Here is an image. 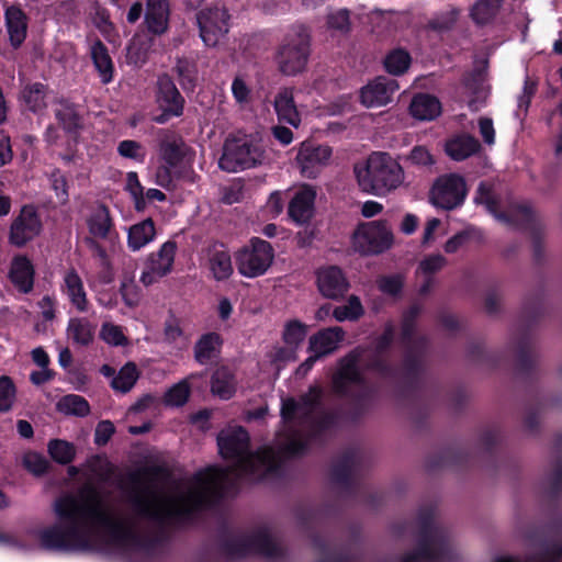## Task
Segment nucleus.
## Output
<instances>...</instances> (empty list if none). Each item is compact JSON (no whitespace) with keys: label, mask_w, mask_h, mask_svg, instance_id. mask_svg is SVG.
<instances>
[{"label":"nucleus","mask_w":562,"mask_h":562,"mask_svg":"<svg viewBox=\"0 0 562 562\" xmlns=\"http://www.w3.org/2000/svg\"><path fill=\"white\" fill-rule=\"evenodd\" d=\"M92 23L102 33L108 34L114 29L110 11L98 1L92 4Z\"/></svg>","instance_id":"0e129e2a"},{"label":"nucleus","mask_w":562,"mask_h":562,"mask_svg":"<svg viewBox=\"0 0 562 562\" xmlns=\"http://www.w3.org/2000/svg\"><path fill=\"white\" fill-rule=\"evenodd\" d=\"M324 391L319 385H311L308 391L300 396V405L306 408L303 417L310 419L313 412L323 405Z\"/></svg>","instance_id":"603ef678"},{"label":"nucleus","mask_w":562,"mask_h":562,"mask_svg":"<svg viewBox=\"0 0 562 562\" xmlns=\"http://www.w3.org/2000/svg\"><path fill=\"white\" fill-rule=\"evenodd\" d=\"M435 510L422 507L417 514L419 526L416 547L402 554L398 562H439L448 552V539L443 530L434 524Z\"/></svg>","instance_id":"6e6552de"},{"label":"nucleus","mask_w":562,"mask_h":562,"mask_svg":"<svg viewBox=\"0 0 562 562\" xmlns=\"http://www.w3.org/2000/svg\"><path fill=\"white\" fill-rule=\"evenodd\" d=\"M177 248V243L169 239L157 251L151 252L145 262L139 281H153L154 278H164L171 272Z\"/></svg>","instance_id":"6ab92c4d"},{"label":"nucleus","mask_w":562,"mask_h":562,"mask_svg":"<svg viewBox=\"0 0 562 562\" xmlns=\"http://www.w3.org/2000/svg\"><path fill=\"white\" fill-rule=\"evenodd\" d=\"M476 204H483L486 211L496 220L529 234L532 244V255L536 263L544 259V229L535 211L528 204H514L507 211L499 210V199L491 183L480 182L474 198Z\"/></svg>","instance_id":"7ed1b4c3"},{"label":"nucleus","mask_w":562,"mask_h":562,"mask_svg":"<svg viewBox=\"0 0 562 562\" xmlns=\"http://www.w3.org/2000/svg\"><path fill=\"white\" fill-rule=\"evenodd\" d=\"M397 89L396 80L380 76L361 89L360 99L368 108L385 105Z\"/></svg>","instance_id":"4be33fe9"},{"label":"nucleus","mask_w":562,"mask_h":562,"mask_svg":"<svg viewBox=\"0 0 562 562\" xmlns=\"http://www.w3.org/2000/svg\"><path fill=\"white\" fill-rule=\"evenodd\" d=\"M420 313L422 307L418 304H413L403 312L401 319L400 339L405 349L402 360L404 378L402 392L407 397H414L422 391L427 338L415 335Z\"/></svg>","instance_id":"20e7f679"},{"label":"nucleus","mask_w":562,"mask_h":562,"mask_svg":"<svg viewBox=\"0 0 562 562\" xmlns=\"http://www.w3.org/2000/svg\"><path fill=\"white\" fill-rule=\"evenodd\" d=\"M477 236V231L469 226L453 236H451L445 244L443 248L447 254H454L457 252L461 247L465 246L469 241L474 239Z\"/></svg>","instance_id":"e2e57ef3"},{"label":"nucleus","mask_w":562,"mask_h":562,"mask_svg":"<svg viewBox=\"0 0 562 562\" xmlns=\"http://www.w3.org/2000/svg\"><path fill=\"white\" fill-rule=\"evenodd\" d=\"M42 228L37 209L33 204H25L10 225L9 241L13 246L23 247L38 236Z\"/></svg>","instance_id":"f3484780"},{"label":"nucleus","mask_w":562,"mask_h":562,"mask_svg":"<svg viewBox=\"0 0 562 562\" xmlns=\"http://www.w3.org/2000/svg\"><path fill=\"white\" fill-rule=\"evenodd\" d=\"M4 24L11 47L19 49L27 36L29 18L26 13L19 5L12 4L4 11Z\"/></svg>","instance_id":"b1692460"},{"label":"nucleus","mask_w":562,"mask_h":562,"mask_svg":"<svg viewBox=\"0 0 562 562\" xmlns=\"http://www.w3.org/2000/svg\"><path fill=\"white\" fill-rule=\"evenodd\" d=\"M326 23L328 29L347 34L351 30L350 11L344 8L331 12L327 15Z\"/></svg>","instance_id":"69168bd1"},{"label":"nucleus","mask_w":562,"mask_h":562,"mask_svg":"<svg viewBox=\"0 0 562 562\" xmlns=\"http://www.w3.org/2000/svg\"><path fill=\"white\" fill-rule=\"evenodd\" d=\"M364 314L363 306L357 295H351L346 305L336 306L333 316L338 322L358 321Z\"/></svg>","instance_id":"8fccbe9b"},{"label":"nucleus","mask_w":562,"mask_h":562,"mask_svg":"<svg viewBox=\"0 0 562 562\" xmlns=\"http://www.w3.org/2000/svg\"><path fill=\"white\" fill-rule=\"evenodd\" d=\"M273 105L280 122L288 123L294 127L300 125L301 115L296 109L291 90L284 89L280 91L274 98Z\"/></svg>","instance_id":"473e14b6"},{"label":"nucleus","mask_w":562,"mask_h":562,"mask_svg":"<svg viewBox=\"0 0 562 562\" xmlns=\"http://www.w3.org/2000/svg\"><path fill=\"white\" fill-rule=\"evenodd\" d=\"M273 257L271 244L259 237H252L235 256L237 269L246 278L262 276L271 266Z\"/></svg>","instance_id":"ddd939ff"},{"label":"nucleus","mask_w":562,"mask_h":562,"mask_svg":"<svg viewBox=\"0 0 562 562\" xmlns=\"http://www.w3.org/2000/svg\"><path fill=\"white\" fill-rule=\"evenodd\" d=\"M467 193L464 178L458 173H448L437 178L430 191V199L435 206L450 211L463 204Z\"/></svg>","instance_id":"2eb2a0df"},{"label":"nucleus","mask_w":562,"mask_h":562,"mask_svg":"<svg viewBox=\"0 0 562 562\" xmlns=\"http://www.w3.org/2000/svg\"><path fill=\"white\" fill-rule=\"evenodd\" d=\"M57 104L59 106L55 110V117L58 124L67 134H77L82 127V116L78 105L64 98L57 100Z\"/></svg>","instance_id":"c756f323"},{"label":"nucleus","mask_w":562,"mask_h":562,"mask_svg":"<svg viewBox=\"0 0 562 562\" xmlns=\"http://www.w3.org/2000/svg\"><path fill=\"white\" fill-rule=\"evenodd\" d=\"M357 464V453L348 449L333 463L330 468V480L346 491L355 487L353 472Z\"/></svg>","instance_id":"393cba45"},{"label":"nucleus","mask_w":562,"mask_h":562,"mask_svg":"<svg viewBox=\"0 0 562 562\" xmlns=\"http://www.w3.org/2000/svg\"><path fill=\"white\" fill-rule=\"evenodd\" d=\"M156 228L154 221L148 217L128 229L127 245L133 251H137L154 240Z\"/></svg>","instance_id":"f704fd0d"},{"label":"nucleus","mask_w":562,"mask_h":562,"mask_svg":"<svg viewBox=\"0 0 562 562\" xmlns=\"http://www.w3.org/2000/svg\"><path fill=\"white\" fill-rule=\"evenodd\" d=\"M23 467L34 476L41 477L48 473L49 461L38 452H29L23 457Z\"/></svg>","instance_id":"6e6d98bb"},{"label":"nucleus","mask_w":562,"mask_h":562,"mask_svg":"<svg viewBox=\"0 0 562 562\" xmlns=\"http://www.w3.org/2000/svg\"><path fill=\"white\" fill-rule=\"evenodd\" d=\"M547 297L542 289H538L524 300L519 330L513 344L515 348V370L522 378L531 379L536 373L538 355L535 349L531 329L547 314Z\"/></svg>","instance_id":"39448f33"},{"label":"nucleus","mask_w":562,"mask_h":562,"mask_svg":"<svg viewBox=\"0 0 562 562\" xmlns=\"http://www.w3.org/2000/svg\"><path fill=\"white\" fill-rule=\"evenodd\" d=\"M112 225L110 210L104 204H101L88 220L90 234L98 238H106Z\"/></svg>","instance_id":"ea45409f"},{"label":"nucleus","mask_w":562,"mask_h":562,"mask_svg":"<svg viewBox=\"0 0 562 562\" xmlns=\"http://www.w3.org/2000/svg\"><path fill=\"white\" fill-rule=\"evenodd\" d=\"M505 0H476L470 9L472 21L484 26L492 23L497 16Z\"/></svg>","instance_id":"4c0bfd02"},{"label":"nucleus","mask_w":562,"mask_h":562,"mask_svg":"<svg viewBox=\"0 0 562 562\" xmlns=\"http://www.w3.org/2000/svg\"><path fill=\"white\" fill-rule=\"evenodd\" d=\"M265 150L261 145L249 136L227 137L223 145V154L218 166L227 172L254 168L262 162Z\"/></svg>","instance_id":"9d476101"},{"label":"nucleus","mask_w":562,"mask_h":562,"mask_svg":"<svg viewBox=\"0 0 562 562\" xmlns=\"http://www.w3.org/2000/svg\"><path fill=\"white\" fill-rule=\"evenodd\" d=\"M499 439L501 432L495 427L485 429L480 436V445L482 446L486 457L492 461H495Z\"/></svg>","instance_id":"338daca9"},{"label":"nucleus","mask_w":562,"mask_h":562,"mask_svg":"<svg viewBox=\"0 0 562 562\" xmlns=\"http://www.w3.org/2000/svg\"><path fill=\"white\" fill-rule=\"evenodd\" d=\"M228 11L222 7H210L196 13L200 36L206 46L214 47L229 31Z\"/></svg>","instance_id":"dca6fc26"},{"label":"nucleus","mask_w":562,"mask_h":562,"mask_svg":"<svg viewBox=\"0 0 562 562\" xmlns=\"http://www.w3.org/2000/svg\"><path fill=\"white\" fill-rule=\"evenodd\" d=\"M209 265L216 281L228 279L233 273L232 258L227 251H214L210 257Z\"/></svg>","instance_id":"de8ad7c7"},{"label":"nucleus","mask_w":562,"mask_h":562,"mask_svg":"<svg viewBox=\"0 0 562 562\" xmlns=\"http://www.w3.org/2000/svg\"><path fill=\"white\" fill-rule=\"evenodd\" d=\"M60 404L67 414L85 417L90 413L88 401L77 394H69L63 397Z\"/></svg>","instance_id":"13d9d810"},{"label":"nucleus","mask_w":562,"mask_h":562,"mask_svg":"<svg viewBox=\"0 0 562 562\" xmlns=\"http://www.w3.org/2000/svg\"><path fill=\"white\" fill-rule=\"evenodd\" d=\"M315 200V189L310 184H303L289 202V217L300 225L308 223L314 216Z\"/></svg>","instance_id":"412c9836"},{"label":"nucleus","mask_w":562,"mask_h":562,"mask_svg":"<svg viewBox=\"0 0 562 562\" xmlns=\"http://www.w3.org/2000/svg\"><path fill=\"white\" fill-rule=\"evenodd\" d=\"M86 243L92 252V257L101 268L102 280L112 281V266L105 248L95 239L88 237Z\"/></svg>","instance_id":"09e8293b"},{"label":"nucleus","mask_w":562,"mask_h":562,"mask_svg":"<svg viewBox=\"0 0 562 562\" xmlns=\"http://www.w3.org/2000/svg\"><path fill=\"white\" fill-rule=\"evenodd\" d=\"M310 449V441L305 439L301 431L291 429L286 441L280 447V452L285 459H293L304 456Z\"/></svg>","instance_id":"79ce46f5"},{"label":"nucleus","mask_w":562,"mask_h":562,"mask_svg":"<svg viewBox=\"0 0 562 562\" xmlns=\"http://www.w3.org/2000/svg\"><path fill=\"white\" fill-rule=\"evenodd\" d=\"M344 336L345 331L341 327L322 329L310 338L308 349L319 357L326 356L337 348Z\"/></svg>","instance_id":"cd10ccee"},{"label":"nucleus","mask_w":562,"mask_h":562,"mask_svg":"<svg viewBox=\"0 0 562 562\" xmlns=\"http://www.w3.org/2000/svg\"><path fill=\"white\" fill-rule=\"evenodd\" d=\"M155 102L159 114L153 117L157 124H166L184 112L186 100L168 74L158 76L155 90Z\"/></svg>","instance_id":"4468645a"},{"label":"nucleus","mask_w":562,"mask_h":562,"mask_svg":"<svg viewBox=\"0 0 562 562\" xmlns=\"http://www.w3.org/2000/svg\"><path fill=\"white\" fill-rule=\"evenodd\" d=\"M472 463V457L462 449L448 448L439 456L432 458L428 462L429 469L456 467L468 468Z\"/></svg>","instance_id":"e433bc0d"},{"label":"nucleus","mask_w":562,"mask_h":562,"mask_svg":"<svg viewBox=\"0 0 562 562\" xmlns=\"http://www.w3.org/2000/svg\"><path fill=\"white\" fill-rule=\"evenodd\" d=\"M139 378L137 366L130 361L125 363L111 382L112 389L121 393H127L132 390Z\"/></svg>","instance_id":"a18cd8bd"},{"label":"nucleus","mask_w":562,"mask_h":562,"mask_svg":"<svg viewBox=\"0 0 562 562\" xmlns=\"http://www.w3.org/2000/svg\"><path fill=\"white\" fill-rule=\"evenodd\" d=\"M170 475L169 470L164 465H149L138 471L131 472L127 475L128 482L134 486L138 487L144 481L156 482L166 480Z\"/></svg>","instance_id":"c03bdc74"},{"label":"nucleus","mask_w":562,"mask_h":562,"mask_svg":"<svg viewBox=\"0 0 562 562\" xmlns=\"http://www.w3.org/2000/svg\"><path fill=\"white\" fill-rule=\"evenodd\" d=\"M394 235L386 220L371 221L358 225L352 235L355 248L363 255H379L389 250Z\"/></svg>","instance_id":"f8f14e48"},{"label":"nucleus","mask_w":562,"mask_h":562,"mask_svg":"<svg viewBox=\"0 0 562 562\" xmlns=\"http://www.w3.org/2000/svg\"><path fill=\"white\" fill-rule=\"evenodd\" d=\"M221 552L228 559H243L251 554L249 536L224 538L220 541Z\"/></svg>","instance_id":"37998d69"},{"label":"nucleus","mask_w":562,"mask_h":562,"mask_svg":"<svg viewBox=\"0 0 562 562\" xmlns=\"http://www.w3.org/2000/svg\"><path fill=\"white\" fill-rule=\"evenodd\" d=\"M312 36L310 29L303 24L293 25L277 49L276 60L284 76L303 72L311 55Z\"/></svg>","instance_id":"1a4fd4ad"},{"label":"nucleus","mask_w":562,"mask_h":562,"mask_svg":"<svg viewBox=\"0 0 562 562\" xmlns=\"http://www.w3.org/2000/svg\"><path fill=\"white\" fill-rule=\"evenodd\" d=\"M353 172L362 191L385 195L404 181V170L389 153L373 151L367 160L356 164Z\"/></svg>","instance_id":"423d86ee"},{"label":"nucleus","mask_w":562,"mask_h":562,"mask_svg":"<svg viewBox=\"0 0 562 562\" xmlns=\"http://www.w3.org/2000/svg\"><path fill=\"white\" fill-rule=\"evenodd\" d=\"M91 59L103 85H109L114 79V64L105 44L97 38L91 45Z\"/></svg>","instance_id":"7c9ffc66"},{"label":"nucleus","mask_w":562,"mask_h":562,"mask_svg":"<svg viewBox=\"0 0 562 562\" xmlns=\"http://www.w3.org/2000/svg\"><path fill=\"white\" fill-rule=\"evenodd\" d=\"M446 154L456 161H462L481 150L477 138L471 134H460L447 140Z\"/></svg>","instance_id":"bb28decb"},{"label":"nucleus","mask_w":562,"mask_h":562,"mask_svg":"<svg viewBox=\"0 0 562 562\" xmlns=\"http://www.w3.org/2000/svg\"><path fill=\"white\" fill-rule=\"evenodd\" d=\"M117 153L120 156L133 159L137 162L145 160V150L140 143L133 139H124L117 145Z\"/></svg>","instance_id":"774afa93"},{"label":"nucleus","mask_w":562,"mask_h":562,"mask_svg":"<svg viewBox=\"0 0 562 562\" xmlns=\"http://www.w3.org/2000/svg\"><path fill=\"white\" fill-rule=\"evenodd\" d=\"M249 539L251 554H259L272 559L281 558L283 555V551L280 546L265 529L250 535Z\"/></svg>","instance_id":"c9c22d12"},{"label":"nucleus","mask_w":562,"mask_h":562,"mask_svg":"<svg viewBox=\"0 0 562 562\" xmlns=\"http://www.w3.org/2000/svg\"><path fill=\"white\" fill-rule=\"evenodd\" d=\"M34 267L25 256L13 258L9 277L10 281H34Z\"/></svg>","instance_id":"3c124183"},{"label":"nucleus","mask_w":562,"mask_h":562,"mask_svg":"<svg viewBox=\"0 0 562 562\" xmlns=\"http://www.w3.org/2000/svg\"><path fill=\"white\" fill-rule=\"evenodd\" d=\"M409 112L417 120L431 121L441 113V104L435 95L419 93L412 99Z\"/></svg>","instance_id":"2f4dec72"},{"label":"nucleus","mask_w":562,"mask_h":562,"mask_svg":"<svg viewBox=\"0 0 562 562\" xmlns=\"http://www.w3.org/2000/svg\"><path fill=\"white\" fill-rule=\"evenodd\" d=\"M331 157V148L327 145H318L313 142H303L296 155V161L302 173L307 178H315L317 169Z\"/></svg>","instance_id":"aec40b11"},{"label":"nucleus","mask_w":562,"mask_h":562,"mask_svg":"<svg viewBox=\"0 0 562 562\" xmlns=\"http://www.w3.org/2000/svg\"><path fill=\"white\" fill-rule=\"evenodd\" d=\"M100 518L108 522V535L102 541L109 547L123 551H142L151 554L157 548L166 543L169 536L165 529L168 524H158L159 528L154 535H144L136 531L130 524L114 518L109 512L100 513Z\"/></svg>","instance_id":"0eeeda50"},{"label":"nucleus","mask_w":562,"mask_h":562,"mask_svg":"<svg viewBox=\"0 0 562 562\" xmlns=\"http://www.w3.org/2000/svg\"><path fill=\"white\" fill-rule=\"evenodd\" d=\"M170 2L169 0H146L144 25L154 36H161L169 30Z\"/></svg>","instance_id":"5701e85b"},{"label":"nucleus","mask_w":562,"mask_h":562,"mask_svg":"<svg viewBox=\"0 0 562 562\" xmlns=\"http://www.w3.org/2000/svg\"><path fill=\"white\" fill-rule=\"evenodd\" d=\"M49 457L58 464L66 465L74 461L76 448L74 443L63 439H52L47 445Z\"/></svg>","instance_id":"49530a36"},{"label":"nucleus","mask_w":562,"mask_h":562,"mask_svg":"<svg viewBox=\"0 0 562 562\" xmlns=\"http://www.w3.org/2000/svg\"><path fill=\"white\" fill-rule=\"evenodd\" d=\"M307 327L297 319L286 323L283 330V341L289 346H299L306 337Z\"/></svg>","instance_id":"bf43d9fd"},{"label":"nucleus","mask_w":562,"mask_h":562,"mask_svg":"<svg viewBox=\"0 0 562 562\" xmlns=\"http://www.w3.org/2000/svg\"><path fill=\"white\" fill-rule=\"evenodd\" d=\"M190 397V385L187 381H180L165 393L164 402L168 406L181 407Z\"/></svg>","instance_id":"864d4df0"},{"label":"nucleus","mask_w":562,"mask_h":562,"mask_svg":"<svg viewBox=\"0 0 562 562\" xmlns=\"http://www.w3.org/2000/svg\"><path fill=\"white\" fill-rule=\"evenodd\" d=\"M83 503L74 496L56 499L54 512L58 521L37 531L41 549L52 552L91 551L94 543L91 529L102 528L108 535V522L100 513L108 514L98 488L88 484L80 491Z\"/></svg>","instance_id":"f257e3e1"},{"label":"nucleus","mask_w":562,"mask_h":562,"mask_svg":"<svg viewBox=\"0 0 562 562\" xmlns=\"http://www.w3.org/2000/svg\"><path fill=\"white\" fill-rule=\"evenodd\" d=\"M223 342L224 340L218 333L203 334L193 348L195 361L204 366L216 359L221 353Z\"/></svg>","instance_id":"c85d7f7f"},{"label":"nucleus","mask_w":562,"mask_h":562,"mask_svg":"<svg viewBox=\"0 0 562 562\" xmlns=\"http://www.w3.org/2000/svg\"><path fill=\"white\" fill-rule=\"evenodd\" d=\"M161 159L166 165L177 167L184 158L181 144L177 140H162L159 146Z\"/></svg>","instance_id":"5fc2aeb1"},{"label":"nucleus","mask_w":562,"mask_h":562,"mask_svg":"<svg viewBox=\"0 0 562 562\" xmlns=\"http://www.w3.org/2000/svg\"><path fill=\"white\" fill-rule=\"evenodd\" d=\"M211 391L222 400H229L236 393V379L233 371L222 366L211 376Z\"/></svg>","instance_id":"72a5a7b5"},{"label":"nucleus","mask_w":562,"mask_h":562,"mask_svg":"<svg viewBox=\"0 0 562 562\" xmlns=\"http://www.w3.org/2000/svg\"><path fill=\"white\" fill-rule=\"evenodd\" d=\"M16 396V387L8 375L0 376V413L11 411Z\"/></svg>","instance_id":"4d7b16f0"},{"label":"nucleus","mask_w":562,"mask_h":562,"mask_svg":"<svg viewBox=\"0 0 562 562\" xmlns=\"http://www.w3.org/2000/svg\"><path fill=\"white\" fill-rule=\"evenodd\" d=\"M49 87L42 82L26 83L20 92L19 100L32 113L38 114L47 108V95Z\"/></svg>","instance_id":"a878e982"},{"label":"nucleus","mask_w":562,"mask_h":562,"mask_svg":"<svg viewBox=\"0 0 562 562\" xmlns=\"http://www.w3.org/2000/svg\"><path fill=\"white\" fill-rule=\"evenodd\" d=\"M233 468L207 467L198 471L193 477V487L189 491L186 502L180 507L162 509L151 497L137 495L133 499L136 513L157 524L182 525L190 522L199 512L218 505L225 496L226 487Z\"/></svg>","instance_id":"f03ea898"},{"label":"nucleus","mask_w":562,"mask_h":562,"mask_svg":"<svg viewBox=\"0 0 562 562\" xmlns=\"http://www.w3.org/2000/svg\"><path fill=\"white\" fill-rule=\"evenodd\" d=\"M360 359V351L353 349L339 360V367L331 379L335 394L346 397L349 396L350 384H364V376L359 369Z\"/></svg>","instance_id":"a211bd4d"},{"label":"nucleus","mask_w":562,"mask_h":562,"mask_svg":"<svg viewBox=\"0 0 562 562\" xmlns=\"http://www.w3.org/2000/svg\"><path fill=\"white\" fill-rule=\"evenodd\" d=\"M217 446L223 459L236 460L237 469L246 474H255V456L250 451V437L243 426L226 432L221 431L217 436Z\"/></svg>","instance_id":"9b49d317"},{"label":"nucleus","mask_w":562,"mask_h":562,"mask_svg":"<svg viewBox=\"0 0 562 562\" xmlns=\"http://www.w3.org/2000/svg\"><path fill=\"white\" fill-rule=\"evenodd\" d=\"M446 263L447 260L442 255H429L419 262L417 272L425 277V281H431V277L440 271Z\"/></svg>","instance_id":"680f3d73"},{"label":"nucleus","mask_w":562,"mask_h":562,"mask_svg":"<svg viewBox=\"0 0 562 562\" xmlns=\"http://www.w3.org/2000/svg\"><path fill=\"white\" fill-rule=\"evenodd\" d=\"M412 63L409 53L404 48H395L389 52L383 60L387 74L401 76L407 71Z\"/></svg>","instance_id":"a19ab883"},{"label":"nucleus","mask_w":562,"mask_h":562,"mask_svg":"<svg viewBox=\"0 0 562 562\" xmlns=\"http://www.w3.org/2000/svg\"><path fill=\"white\" fill-rule=\"evenodd\" d=\"M50 188L55 192L60 205H65L69 201V186L66 176L60 169H54L49 176Z\"/></svg>","instance_id":"052dcab7"},{"label":"nucleus","mask_w":562,"mask_h":562,"mask_svg":"<svg viewBox=\"0 0 562 562\" xmlns=\"http://www.w3.org/2000/svg\"><path fill=\"white\" fill-rule=\"evenodd\" d=\"M67 334L74 344L89 346L93 341L94 326L87 318H70Z\"/></svg>","instance_id":"58836bf2"}]
</instances>
